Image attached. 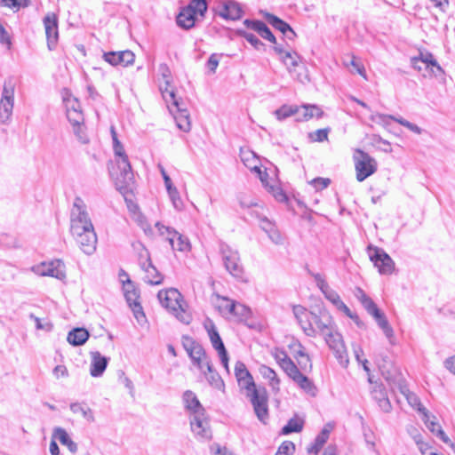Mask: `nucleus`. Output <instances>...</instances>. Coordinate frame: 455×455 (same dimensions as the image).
I'll return each mask as SVG.
<instances>
[{"label":"nucleus","mask_w":455,"mask_h":455,"mask_svg":"<svg viewBox=\"0 0 455 455\" xmlns=\"http://www.w3.org/2000/svg\"><path fill=\"white\" fill-rule=\"evenodd\" d=\"M295 450V445L291 441L283 442L277 450V452L283 455H291Z\"/></svg>","instance_id":"nucleus-57"},{"label":"nucleus","mask_w":455,"mask_h":455,"mask_svg":"<svg viewBox=\"0 0 455 455\" xmlns=\"http://www.w3.org/2000/svg\"><path fill=\"white\" fill-rule=\"evenodd\" d=\"M275 51L278 52V54L281 57V60L284 63V65L287 67L289 71H292L295 69V68L299 66L300 59L299 55L296 52H284L282 49H275Z\"/></svg>","instance_id":"nucleus-39"},{"label":"nucleus","mask_w":455,"mask_h":455,"mask_svg":"<svg viewBox=\"0 0 455 455\" xmlns=\"http://www.w3.org/2000/svg\"><path fill=\"white\" fill-rule=\"evenodd\" d=\"M406 430L408 435L411 436V438L414 441L415 443H417L418 441H420L422 438H424L421 430L413 425L408 426Z\"/></svg>","instance_id":"nucleus-56"},{"label":"nucleus","mask_w":455,"mask_h":455,"mask_svg":"<svg viewBox=\"0 0 455 455\" xmlns=\"http://www.w3.org/2000/svg\"><path fill=\"white\" fill-rule=\"evenodd\" d=\"M124 297L129 307L132 308L134 317L136 318L138 323H142L143 322H145L146 315L143 312V308L140 303L139 302V292L133 287V284L130 279H128L127 283L124 284Z\"/></svg>","instance_id":"nucleus-19"},{"label":"nucleus","mask_w":455,"mask_h":455,"mask_svg":"<svg viewBox=\"0 0 455 455\" xmlns=\"http://www.w3.org/2000/svg\"><path fill=\"white\" fill-rule=\"evenodd\" d=\"M162 95L167 104L170 112L173 115L177 126L183 132H189L191 129L190 116L186 108H181L174 90L170 84L166 82L164 89L162 90Z\"/></svg>","instance_id":"nucleus-6"},{"label":"nucleus","mask_w":455,"mask_h":455,"mask_svg":"<svg viewBox=\"0 0 455 455\" xmlns=\"http://www.w3.org/2000/svg\"><path fill=\"white\" fill-rule=\"evenodd\" d=\"M287 375L304 392L310 395L311 396L316 395L317 388L315 386L314 382L308 377L301 373L297 365Z\"/></svg>","instance_id":"nucleus-25"},{"label":"nucleus","mask_w":455,"mask_h":455,"mask_svg":"<svg viewBox=\"0 0 455 455\" xmlns=\"http://www.w3.org/2000/svg\"><path fill=\"white\" fill-rule=\"evenodd\" d=\"M182 345L193 364L200 371H204L205 363H211V359L206 355L204 348L201 344L188 336L182 337Z\"/></svg>","instance_id":"nucleus-13"},{"label":"nucleus","mask_w":455,"mask_h":455,"mask_svg":"<svg viewBox=\"0 0 455 455\" xmlns=\"http://www.w3.org/2000/svg\"><path fill=\"white\" fill-rule=\"evenodd\" d=\"M89 332L84 328H75L68 334V341L73 346H81L86 342Z\"/></svg>","instance_id":"nucleus-40"},{"label":"nucleus","mask_w":455,"mask_h":455,"mask_svg":"<svg viewBox=\"0 0 455 455\" xmlns=\"http://www.w3.org/2000/svg\"><path fill=\"white\" fill-rule=\"evenodd\" d=\"M156 228L160 236L166 239L172 250L179 251H188L190 250V243L188 239L178 233L175 229L164 226L161 222L155 224Z\"/></svg>","instance_id":"nucleus-14"},{"label":"nucleus","mask_w":455,"mask_h":455,"mask_svg":"<svg viewBox=\"0 0 455 455\" xmlns=\"http://www.w3.org/2000/svg\"><path fill=\"white\" fill-rule=\"evenodd\" d=\"M333 429L331 423H327L317 435L313 443L307 447L308 455H316L329 439L330 433Z\"/></svg>","instance_id":"nucleus-28"},{"label":"nucleus","mask_w":455,"mask_h":455,"mask_svg":"<svg viewBox=\"0 0 455 455\" xmlns=\"http://www.w3.org/2000/svg\"><path fill=\"white\" fill-rule=\"evenodd\" d=\"M217 307L223 315L234 316L239 321L246 320L251 315L248 307L228 297L219 296Z\"/></svg>","instance_id":"nucleus-10"},{"label":"nucleus","mask_w":455,"mask_h":455,"mask_svg":"<svg viewBox=\"0 0 455 455\" xmlns=\"http://www.w3.org/2000/svg\"><path fill=\"white\" fill-rule=\"evenodd\" d=\"M355 176L358 181H363L372 175L377 170L376 161L362 149H355L353 156Z\"/></svg>","instance_id":"nucleus-12"},{"label":"nucleus","mask_w":455,"mask_h":455,"mask_svg":"<svg viewBox=\"0 0 455 455\" xmlns=\"http://www.w3.org/2000/svg\"><path fill=\"white\" fill-rule=\"evenodd\" d=\"M266 19L275 29H278L280 32L285 35L290 40H293L296 37V33L294 32V30L291 28V26L288 23H286L283 20L279 19L274 14L269 13L266 15Z\"/></svg>","instance_id":"nucleus-36"},{"label":"nucleus","mask_w":455,"mask_h":455,"mask_svg":"<svg viewBox=\"0 0 455 455\" xmlns=\"http://www.w3.org/2000/svg\"><path fill=\"white\" fill-rule=\"evenodd\" d=\"M189 419L191 430L196 436L202 439H210L212 437V431L205 416V411L192 415Z\"/></svg>","instance_id":"nucleus-22"},{"label":"nucleus","mask_w":455,"mask_h":455,"mask_svg":"<svg viewBox=\"0 0 455 455\" xmlns=\"http://www.w3.org/2000/svg\"><path fill=\"white\" fill-rule=\"evenodd\" d=\"M70 232L87 255L96 251L97 235L84 201H75L70 210Z\"/></svg>","instance_id":"nucleus-2"},{"label":"nucleus","mask_w":455,"mask_h":455,"mask_svg":"<svg viewBox=\"0 0 455 455\" xmlns=\"http://www.w3.org/2000/svg\"><path fill=\"white\" fill-rule=\"evenodd\" d=\"M220 56L217 53H212L210 56L208 62H207V67L211 72H212V73L215 72V70L219 65V62H220Z\"/></svg>","instance_id":"nucleus-62"},{"label":"nucleus","mask_w":455,"mask_h":455,"mask_svg":"<svg viewBox=\"0 0 455 455\" xmlns=\"http://www.w3.org/2000/svg\"><path fill=\"white\" fill-rule=\"evenodd\" d=\"M268 190L271 196L276 199H287V196L284 194L283 188L279 185L269 186Z\"/></svg>","instance_id":"nucleus-59"},{"label":"nucleus","mask_w":455,"mask_h":455,"mask_svg":"<svg viewBox=\"0 0 455 455\" xmlns=\"http://www.w3.org/2000/svg\"><path fill=\"white\" fill-rule=\"evenodd\" d=\"M182 403L184 409L189 413V417L205 411L196 395L191 390L183 393Z\"/></svg>","instance_id":"nucleus-27"},{"label":"nucleus","mask_w":455,"mask_h":455,"mask_svg":"<svg viewBox=\"0 0 455 455\" xmlns=\"http://www.w3.org/2000/svg\"><path fill=\"white\" fill-rule=\"evenodd\" d=\"M240 158H241L242 162L243 163V164L247 168L251 169V171H254L255 169H257L259 167V165H258L259 159L256 156V155L254 154V152H252L250 149L242 148L240 150Z\"/></svg>","instance_id":"nucleus-45"},{"label":"nucleus","mask_w":455,"mask_h":455,"mask_svg":"<svg viewBox=\"0 0 455 455\" xmlns=\"http://www.w3.org/2000/svg\"><path fill=\"white\" fill-rule=\"evenodd\" d=\"M299 111L297 106L283 105L275 111V116L279 120L287 118Z\"/></svg>","instance_id":"nucleus-50"},{"label":"nucleus","mask_w":455,"mask_h":455,"mask_svg":"<svg viewBox=\"0 0 455 455\" xmlns=\"http://www.w3.org/2000/svg\"><path fill=\"white\" fill-rule=\"evenodd\" d=\"M30 0H0V6L19 11L20 8L28 7Z\"/></svg>","instance_id":"nucleus-48"},{"label":"nucleus","mask_w":455,"mask_h":455,"mask_svg":"<svg viewBox=\"0 0 455 455\" xmlns=\"http://www.w3.org/2000/svg\"><path fill=\"white\" fill-rule=\"evenodd\" d=\"M44 27L47 41V46L50 51L53 50L59 41V23L58 16L54 12L47 13L44 20Z\"/></svg>","instance_id":"nucleus-21"},{"label":"nucleus","mask_w":455,"mask_h":455,"mask_svg":"<svg viewBox=\"0 0 455 455\" xmlns=\"http://www.w3.org/2000/svg\"><path fill=\"white\" fill-rule=\"evenodd\" d=\"M443 365L449 371L455 375V355L445 359Z\"/></svg>","instance_id":"nucleus-64"},{"label":"nucleus","mask_w":455,"mask_h":455,"mask_svg":"<svg viewBox=\"0 0 455 455\" xmlns=\"http://www.w3.org/2000/svg\"><path fill=\"white\" fill-rule=\"evenodd\" d=\"M32 270L38 275L52 276L62 280L65 278V267L61 260L43 262L32 267Z\"/></svg>","instance_id":"nucleus-20"},{"label":"nucleus","mask_w":455,"mask_h":455,"mask_svg":"<svg viewBox=\"0 0 455 455\" xmlns=\"http://www.w3.org/2000/svg\"><path fill=\"white\" fill-rule=\"evenodd\" d=\"M132 247L135 251H138L140 265L141 266V262L151 261L149 251L144 246V244L140 242H135L132 243Z\"/></svg>","instance_id":"nucleus-52"},{"label":"nucleus","mask_w":455,"mask_h":455,"mask_svg":"<svg viewBox=\"0 0 455 455\" xmlns=\"http://www.w3.org/2000/svg\"><path fill=\"white\" fill-rule=\"evenodd\" d=\"M307 273L314 278L316 286L327 300H329L339 311L344 314L349 313V307L341 300L338 292L330 287L323 275L314 273L309 269L307 270Z\"/></svg>","instance_id":"nucleus-11"},{"label":"nucleus","mask_w":455,"mask_h":455,"mask_svg":"<svg viewBox=\"0 0 455 455\" xmlns=\"http://www.w3.org/2000/svg\"><path fill=\"white\" fill-rule=\"evenodd\" d=\"M204 371H200L205 377L209 385L216 389L221 390L224 388V381L218 371L213 368L212 362L205 363Z\"/></svg>","instance_id":"nucleus-33"},{"label":"nucleus","mask_w":455,"mask_h":455,"mask_svg":"<svg viewBox=\"0 0 455 455\" xmlns=\"http://www.w3.org/2000/svg\"><path fill=\"white\" fill-rule=\"evenodd\" d=\"M293 352L298 363L303 370L312 369L309 355L306 353L305 347L300 343L294 346Z\"/></svg>","instance_id":"nucleus-41"},{"label":"nucleus","mask_w":455,"mask_h":455,"mask_svg":"<svg viewBox=\"0 0 455 455\" xmlns=\"http://www.w3.org/2000/svg\"><path fill=\"white\" fill-rule=\"evenodd\" d=\"M344 66L348 69V71L352 74H358L364 80H367V75L365 72V68L362 61L359 58H357L353 53H347L345 56V60H343Z\"/></svg>","instance_id":"nucleus-31"},{"label":"nucleus","mask_w":455,"mask_h":455,"mask_svg":"<svg viewBox=\"0 0 455 455\" xmlns=\"http://www.w3.org/2000/svg\"><path fill=\"white\" fill-rule=\"evenodd\" d=\"M91 357L90 374L95 378L100 377L108 366V358L101 355L98 351L91 352Z\"/></svg>","instance_id":"nucleus-29"},{"label":"nucleus","mask_w":455,"mask_h":455,"mask_svg":"<svg viewBox=\"0 0 455 455\" xmlns=\"http://www.w3.org/2000/svg\"><path fill=\"white\" fill-rule=\"evenodd\" d=\"M369 258L380 275H391L395 270L392 258L381 248L370 244L367 247Z\"/></svg>","instance_id":"nucleus-15"},{"label":"nucleus","mask_w":455,"mask_h":455,"mask_svg":"<svg viewBox=\"0 0 455 455\" xmlns=\"http://www.w3.org/2000/svg\"><path fill=\"white\" fill-rule=\"evenodd\" d=\"M15 83L9 79L4 82L3 94L0 100V118L8 120L12 115L14 101Z\"/></svg>","instance_id":"nucleus-18"},{"label":"nucleus","mask_w":455,"mask_h":455,"mask_svg":"<svg viewBox=\"0 0 455 455\" xmlns=\"http://www.w3.org/2000/svg\"><path fill=\"white\" fill-rule=\"evenodd\" d=\"M219 251L225 269L235 279L243 280L244 268L241 262L238 251L233 249L228 243L220 242L219 244Z\"/></svg>","instance_id":"nucleus-7"},{"label":"nucleus","mask_w":455,"mask_h":455,"mask_svg":"<svg viewBox=\"0 0 455 455\" xmlns=\"http://www.w3.org/2000/svg\"><path fill=\"white\" fill-rule=\"evenodd\" d=\"M415 444L421 455H441L436 451H435L431 444L428 442H426L424 438H422L420 441H418V443Z\"/></svg>","instance_id":"nucleus-54"},{"label":"nucleus","mask_w":455,"mask_h":455,"mask_svg":"<svg viewBox=\"0 0 455 455\" xmlns=\"http://www.w3.org/2000/svg\"><path fill=\"white\" fill-rule=\"evenodd\" d=\"M259 372L264 379L268 380L269 386L273 390H279L280 379L277 377L276 372L272 368L267 365H261L259 367Z\"/></svg>","instance_id":"nucleus-42"},{"label":"nucleus","mask_w":455,"mask_h":455,"mask_svg":"<svg viewBox=\"0 0 455 455\" xmlns=\"http://www.w3.org/2000/svg\"><path fill=\"white\" fill-rule=\"evenodd\" d=\"M206 11V0H191L178 14L177 23L180 27L189 29L195 26L198 17H204Z\"/></svg>","instance_id":"nucleus-8"},{"label":"nucleus","mask_w":455,"mask_h":455,"mask_svg":"<svg viewBox=\"0 0 455 455\" xmlns=\"http://www.w3.org/2000/svg\"><path fill=\"white\" fill-rule=\"evenodd\" d=\"M219 13L226 20H235L242 17L243 10L238 3L235 1H227L220 7Z\"/></svg>","instance_id":"nucleus-32"},{"label":"nucleus","mask_w":455,"mask_h":455,"mask_svg":"<svg viewBox=\"0 0 455 455\" xmlns=\"http://www.w3.org/2000/svg\"><path fill=\"white\" fill-rule=\"evenodd\" d=\"M412 67L426 78L436 77L443 74V68L437 63L432 53L419 51V56L411 60Z\"/></svg>","instance_id":"nucleus-9"},{"label":"nucleus","mask_w":455,"mask_h":455,"mask_svg":"<svg viewBox=\"0 0 455 455\" xmlns=\"http://www.w3.org/2000/svg\"><path fill=\"white\" fill-rule=\"evenodd\" d=\"M310 186L315 191H322L331 184L329 178H315L309 182Z\"/></svg>","instance_id":"nucleus-55"},{"label":"nucleus","mask_w":455,"mask_h":455,"mask_svg":"<svg viewBox=\"0 0 455 455\" xmlns=\"http://www.w3.org/2000/svg\"><path fill=\"white\" fill-rule=\"evenodd\" d=\"M141 268L145 272L144 280L146 283L153 285H158L162 283L163 276L151 261L141 262Z\"/></svg>","instance_id":"nucleus-35"},{"label":"nucleus","mask_w":455,"mask_h":455,"mask_svg":"<svg viewBox=\"0 0 455 455\" xmlns=\"http://www.w3.org/2000/svg\"><path fill=\"white\" fill-rule=\"evenodd\" d=\"M403 394L406 397L408 403L414 409H416L422 415L427 411V410L423 406L419 398L410 390H402Z\"/></svg>","instance_id":"nucleus-46"},{"label":"nucleus","mask_w":455,"mask_h":455,"mask_svg":"<svg viewBox=\"0 0 455 455\" xmlns=\"http://www.w3.org/2000/svg\"><path fill=\"white\" fill-rule=\"evenodd\" d=\"M303 427L302 421L297 419H291L288 423L282 428L283 435H289L291 433H298Z\"/></svg>","instance_id":"nucleus-49"},{"label":"nucleus","mask_w":455,"mask_h":455,"mask_svg":"<svg viewBox=\"0 0 455 455\" xmlns=\"http://www.w3.org/2000/svg\"><path fill=\"white\" fill-rule=\"evenodd\" d=\"M70 411L75 414L80 413L87 422L92 423L95 420L92 410L85 403H72L70 404Z\"/></svg>","instance_id":"nucleus-43"},{"label":"nucleus","mask_w":455,"mask_h":455,"mask_svg":"<svg viewBox=\"0 0 455 455\" xmlns=\"http://www.w3.org/2000/svg\"><path fill=\"white\" fill-rule=\"evenodd\" d=\"M380 396L381 397L378 398V403H379V408L384 412L390 411L392 406H391L389 399L382 392H380Z\"/></svg>","instance_id":"nucleus-60"},{"label":"nucleus","mask_w":455,"mask_h":455,"mask_svg":"<svg viewBox=\"0 0 455 455\" xmlns=\"http://www.w3.org/2000/svg\"><path fill=\"white\" fill-rule=\"evenodd\" d=\"M331 132L330 128L318 129L308 134V138L312 142H323L328 140V136Z\"/></svg>","instance_id":"nucleus-51"},{"label":"nucleus","mask_w":455,"mask_h":455,"mask_svg":"<svg viewBox=\"0 0 455 455\" xmlns=\"http://www.w3.org/2000/svg\"><path fill=\"white\" fill-rule=\"evenodd\" d=\"M130 217L136 224L143 230L144 234L151 237L154 235V230L150 224L148 222L146 216L140 211V206L136 201H125Z\"/></svg>","instance_id":"nucleus-23"},{"label":"nucleus","mask_w":455,"mask_h":455,"mask_svg":"<svg viewBox=\"0 0 455 455\" xmlns=\"http://www.w3.org/2000/svg\"><path fill=\"white\" fill-rule=\"evenodd\" d=\"M422 420L424 421L427 428L433 435L438 437L444 443L450 444L451 447H454V444L451 442L450 438L444 433L439 422L436 421L435 416L431 415L427 411L422 415Z\"/></svg>","instance_id":"nucleus-26"},{"label":"nucleus","mask_w":455,"mask_h":455,"mask_svg":"<svg viewBox=\"0 0 455 455\" xmlns=\"http://www.w3.org/2000/svg\"><path fill=\"white\" fill-rule=\"evenodd\" d=\"M387 359V356L379 355L376 358V363L386 380L392 383L396 381V370Z\"/></svg>","instance_id":"nucleus-30"},{"label":"nucleus","mask_w":455,"mask_h":455,"mask_svg":"<svg viewBox=\"0 0 455 455\" xmlns=\"http://www.w3.org/2000/svg\"><path fill=\"white\" fill-rule=\"evenodd\" d=\"M303 118L301 120L307 121L313 117H321L323 115V110L316 105H303Z\"/></svg>","instance_id":"nucleus-47"},{"label":"nucleus","mask_w":455,"mask_h":455,"mask_svg":"<svg viewBox=\"0 0 455 455\" xmlns=\"http://www.w3.org/2000/svg\"><path fill=\"white\" fill-rule=\"evenodd\" d=\"M0 42H1V44L6 45V47L8 49L11 48V45H12L11 36L1 23H0Z\"/></svg>","instance_id":"nucleus-61"},{"label":"nucleus","mask_w":455,"mask_h":455,"mask_svg":"<svg viewBox=\"0 0 455 455\" xmlns=\"http://www.w3.org/2000/svg\"><path fill=\"white\" fill-rule=\"evenodd\" d=\"M378 326L382 330L383 333L387 337V339L389 340L391 344H394V330L390 326L386 315L381 311L378 312V314L374 315L372 316Z\"/></svg>","instance_id":"nucleus-38"},{"label":"nucleus","mask_w":455,"mask_h":455,"mask_svg":"<svg viewBox=\"0 0 455 455\" xmlns=\"http://www.w3.org/2000/svg\"><path fill=\"white\" fill-rule=\"evenodd\" d=\"M52 437L58 439L61 444L67 446L70 452L76 453L77 451V444L72 441L64 428L55 427Z\"/></svg>","instance_id":"nucleus-37"},{"label":"nucleus","mask_w":455,"mask_h":455,"mask_svg":"<svg viewBox=\"0 0 455 455\" xmlns=\"http://www.w3.org/2000/svg\"><path fill=\"white\" fill-rule=\"evenodd\" d=\"M158 300L162 307L175 316L180 322L188 324L192 320L188 311V305L183 299L181 293L174 288L162 290L157 294Z\"/></svg>","instance_id":"nucleus-5"},{"label":"nucleus","mask_w":455,"mask_h":455,"mask_svg":"<svg viewBox=\"0 0 455 455\" xmlns=\"http://www.w3.org/2000/svg\"><path fill=\"white\" fill-rule=\"evenodd\" d=\"M235 375L238 386L242 389H245L257 418L265 424L268 419L267 395L265 387H256L251 374L243 362H236Z\"/></svg>","instance_id":"nucleus-3"},{"label":"nucleus","mask_w":455,"mask_h":455,"mask_svg":"<svg viewBox=\"0 0 455 455\" xmlns=\"http://www.w3.org/2000/svg\"><path fill=\"white\" fill-rule=\"evenodd\" d=\"M362 305L368 312V314L371 315V316H373L374 315L378 314V312L380 311L377 305L375 304V302L371 298L363 301V304Z\"/></svg>","instance_id":"nucleus-58"},{"label":"nucleus","mask_w":455,"mask_h":455,"mask_svg":"<svg viewBox=\"0 0 455 455\" xmlns=\"http://www.w3.org/2000/svg\"><path fill=\"white\" fill-rule=\"evenodd\" d=\"M260 228L267 234L269 239L275 244H283L284 238L281 232L266 217L260 219Z\"/></svg>","instance_id":"nucleus-34"},{"label":"nucleus","mask_w":455,"mask_h":455,"mask_svg":"<svg viewBox=\"0 0 455 455\" xmlns=\"http://www.w3.org/2000/svg\"><path fill=\"white\" fill-rule=\"evenodd\" d=\"M106 62L112 66L122 65L127 67L132 65L135 60V55L132 51L125 50L120 52H108L103 54Z\"/></svg>","instance_id":"nucleus-24"},{"label":"nucleus","mask_w":455,"mask_h":455,"mask_svg":"<svg viewBox=\"0 0 455 455\" xmlns=\"http://www.w3.org/2000/svg\"><path fill=\"white\" fill-rule=\"evenodd\" d=\"M293 315L303 332L308 337L322 336L329 348L342 367L349 363L347 351L342 335L338 331L337 324L325 307H321L318 313L307 311L304 307H293Z\"/></svg>","instance_id":"nucleus-1"},{"label":"nucleus","mask_w":455,"mask_h":455,"mask_svg":"<svg viewBox=\"0 0 455 455\" xmlns=\"http://www.w3.org/2000/svg\"><path fill=\"white\" fill-rule=\"evenodd\" d=\"M29 318L35 322L36 329L45 331H51L52 330V323L48 319H41L34 314H29Z\"/></svg>","instance_id":"nucleus-53"},{"label":"nucleus","mask_w":455,"mask_h":455,"mask_svg":"<svg viewBox=\"0 0 455 455\" xmlns=\"http://www.w3.org/2000/svg\"><path fill=\"white\" fill-rule=\"evenodd\" d=\"M79 104L76 99L67 100V116L74 127L75 132L83 142H87L88 138L83 130L84 115L77 108Z\"/></svg>","instance_id":"nucleus-16"},{"label":"nucleus","mask_w":455,"mask_h":455,"mask_svg":"<svg viewBox=\"0 0 455 455\" xmlns=\"http://www.w3.org/2000/svg\"><path fill=\"white\" fill-rule=\"evenodd\" d=\"M117 169L111 171L116 189L124 197L133 196L134 177L128 156L120 141L114 142Z\"/></svg>","instance_id":"nucleus-4"},{"label":"nucleus","mask_w":455,"mask_h":455,"mask_svg":"<svg viewBox=\"0 0 455 455\" xmlns=\"http://www.w3.org/2000/svg\"><path fill=\"white\" fill-rule=\"evenodd\" d=\"M52 373L56 379L68 377V371L65 365H57L53 369Z\"/></svg>","instance_id":"nucleus-63"},{"label":"nucleus","mask_w":455,"mask_h":455,"mask_svg":"<svg viewBox=\"0 0 455 455\" xmlns=\"http://www.w3.org/2000/svg\"><path fill=\"white\" fill-rule=\"evenodd\" d=\"M204 328L207 331L208 336L210 338L211 343L214 349L218 352L221 364L226 369L227 371L228 369V351L224 346V343L217 331V328L214 323L207 319L204 323Z\"/></svg>","instance_id":"nucleus-17"},{"label":"nucleus","mask_w":455,"mask_h":455,"mask_svg":"<svg viewBox=\"0 0 455 455\" xmlns=\"http://www.w3.org/2000/svg\"><path fill=\"white\" fill-rule=\"evenodd\" d=\"M274 357L276 363L286 374H288L296 366L293 361L287 355L284 351L277 350L275 353Z\"/></svg>","instance_id":"nucleus-44"}]
</instances>
